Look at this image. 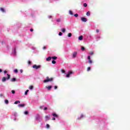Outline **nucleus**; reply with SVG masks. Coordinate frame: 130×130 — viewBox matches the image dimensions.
<instances>
[{"label": "nucleus", "mask_w": 130, "mask_h": 130, "mask_svg": "<svg viewBox=\"0 0 130 130\" xmlns=\"http://www.w3.org/2000/svg\"><path fill=\"white\" fill-rule=\"evenodd\" d=\"M87 72L91 71V67H88L87 69Z\"/></svg>", "instance_id": "obj_25"}, {"label": "nucleus", "mask_w": 130, "mask_h": 130, "mask_svg": "<svg viewBox=\"0 0 130 130\" xmlns=\"http://www.w3.org/2000/svg\"><path fill=\"white\" fill-rule=\"evenodd\" d=\"M16 81V78H13L11 79V82H15Z\"/></svg>", "instance_id": "obj_20"}, {"label": "nucleus", "mask_w": 130, "mask_h": 130, "mask_svg": "<svg viewBox=\"0 0 130 130\" xmlns=\"http://www.w3.org/2000/svg\"><path fill=\"white\" fill-rule=\"evenodd\" d=\"M51 58H52V59H53L54 60H55V59H57V57L53 56V57H51Z\"/></svg>", "instance_id": "obj_12"}, {"label": "nucleus", "mask_w": 130, "mask_h": 130, "mask_svg": "<svg viewBox=\"0 0 130 130\" xmlns=\"http://www.w3.org/2000/svg\"><path fill=\"white\" fill-rule=\"evenodd\" d=\"M0 96H3V95L2 94H0Z\"/></svg>", "instance_id": "obj_54"}, {"label": "nucleus", "mask_w": 130, "mask_h": 130, "mask_svg": "<svg viewBox=\"0 0 130 130\" xmlns=\"http://www.w3.org/2000/svg\"><path fill=\"white\" fill-rule=\"evenodd\" d=\"M68 36V37H72V33H69Z\"/></svg>", "instance_id": "obj_27"}, {"label": "nucleus", "mask_w": 130, "mask_h": 130, "mask_svg": "<svg viewBox=\"0 0 130 130\" xmlns=\"http://www.w3.org/2000/svg\"><path fill=\"white\" fill-rule=\"evenodd\" d=\"M52 81H53V78H49V77H47V79L44 80V83H47V82H52Z\"/></svg>", "instance_id": "obj_2"}, {"label": "nucleus", "mask_w": 130, "mask_h": 130, "mask_svg": "<svg viewBox=\"0 0 130 130\" xmlns=\"http://www.w3.org/2000/svg\"><path fill=\"white\" fill-rule=\"evenodd\" d=\"M101 37L100 36H98L96 37V39H100Z\"/></svg>", "instance_id": "obj_35"}, {"label": "nucleus", "mask_w": 130, "mask_h": 130, "mask_svg": "<svg viewBox=\"0 0 130 130\" xmlns=\"http://www.w3.org/2000/svg\"><path fill=\"white\" fill-rule=\"evenodd\" d=\"M52 63H53V64H55V63H56V61H55V60H53L52 61Z\"/></svg>", "instance_id": "obj_19"}, {"label": "nucleus", "mask_w": 130, "mask_h": 130, "mask_svg": "<svg viewBox=\"0 0 130 130\" xmlns=\"http://www.w3.org/2000/svg\"><path fill=\"white\" fill-rule=\"evenodd\" d=\"M0 10L3 13H6V11L5 10V9L3 8H1Z\"/></svg>", "instance_id": "obj_8"}, {"label": "nucleus", "mask_w": 130, "mask_h": 130, "mask_svg": "<svg viewBox=\"0 0 130 130\" xmlns=\"http://www.w3.org/2000/svg\"><path fill=\"white\" fill-rule=\"evenodd\" d=\"M28 92H29V90H26V91L24 93V95H27Z\"/></svg>", "instance_id": "obj_17"}, {"label": "nucleus", "mask_w": 130, "mask_h": 130, "mask_svg": "<svg viewBox=\"0 0 130 130\" xmlns=\"http://www.w3.org/2000/svg\"><path fill=\"white\" fill-rule=\"evenodd\" d=\"M40 117L39 116H37V117H36V120H38V119H39Z\"/></svg>", "instance_id": "obj_32"}, {"label": "nucleus", "mask_w": 130, "mask_h": 130, "mask_svg": "<svg viewBox=\"0 0 130 130\" xmlns=\"http://www.w3.org/2000/svg\"><path fill=\"white\" fill-rule=\"evenodd\" d=\"M48 18H49V19H51V16H48Z\"/></svg>", "instance_id": "obj_51"}, {"label": "nucleus", "mask_w": 130, "mask_h": 130, "mask_svg": "<svg viewBox=\"0 0 130 130\" xmlns=\"http://www.w3.org/2000/svg\"><path fill=\"white\" fill-rule=\"evenodd\" d=\"M62 32H63V33H64V32H66V28H62L61 29Z\"/></svg>", "instance_id": "obj_26"}, {"label": "nucleus", "mask_w": 130, "mask_h": 130, "mask_svg": "<svg viewBox=\"0 0 130 130\" xmlns=\"http://www.w3.org/2000/svg\"><path fill=\"white\" fill-rule=\"evenodd\" d=\"M91 15V13H90V12H87V13H86V15L87 16H90Z\"/></svg>", "instance_id": "obj_16"}, {"label": "nucleus", "mask_w": 130, "mask_h": 130, "mask_svg": "<svg viewBox=\"0 0 130 130\" xmlns=\"http://www.w3.org/2000/svg\"><path fill=\"white\" fill-rule=\"evenodd\" d=\"M52 115H53V116H54V117H58V115L57 114H56V113H53Z\"/></svg>", "instance_id": "obj_11"}, {"label": "nucleus", "mask_w": 130, "mask_h": 130, "mask_svg": "<svg viewBox=\"0 0 130 130\" xmlns=\"http://www.w3.org/2000/svg\"><path fill=\"white\" fill-rule=\"evenodd\" d=\"M10 78H11V75H10L9 74H7V77H4L2 78V82H6L7 80H10Z\"/></svg>", "instance_id": "obj_1"}, {"label": "nucleus", "mask_w": 130, "mask_h": 130, "mask_svg": "<svg viewBox=\"0 0 130 130\" xmlns=\"http://www.w3.org/2000/svg\"><path fill=\"white\" fill-rule=\"evenodd\" d=\"M54 89L56 90V89H57V86H54Z\"/></svg>", "instance_id": "obj_42"}, {"label": "nucleus", "mask_w": 130, "mask_h": 130, "mask_svg": "<svg viewBox=\"0 0 130 130\" xmlns=\"http://www.w3.org/2000/svg\"><path fill=\"white\" fill-rule=\"evenodd\" d=\"M29 88L30 90H32V89H33V88H34V86L31 85V86H29Z\"/></svg>", "instance_id": "obj_31"}, {"label": "nucleus", "mask_w": 130, "mask_h": 130, "mask_svg": "<svg viewBox=\"0 0 130 130\" xmlns=\"http://www.w3.org/2000/svg\"><path fill=\"white\" fill-rule=\"evenodd\" d=\"M61 72L63 74H64V73H66V71L63 70H62Z\"/></svg>", "instance_id": "obj_40"}, {"label": "nucleus", "mask_w": 130, "mask_h": 130, "mask_svg": "<svg viewBox=\"0 0 130 130\" xmlns=\"http://www.w3.org/2000/svg\"><path fill=\"white\" fill-rule=\"evenodd\" d=\"M18 106L19 107H24V106H25V104H19L18 105Z\"/></svg>", "instance_id": "obj_13"}, {"label": "nucleus", "mask_w": 130, "mask_h": 130, "mask_svg": "<svg viewBox=\"0 0 130 130\" xmlns=\"http://www.w3.org/2000/svg\"><path fill=\"white\" fill-rule=\"evenodd\" d=\"M32 68L35 69V70H38L41 68V65L37 66L36 64H34L32 66Z\"/></svg>", "instance_id": "obj_3"}, {"label": "nucleus", "mask_w": 130, "mask_h": 130, "mask_svg": "<svg viewBox=\"0 0 130 130\" xmlns=\"http://www.w3.org/2000/svg\"><path fill=\"white\" fill-rule=\"evenodd\" d=\"M44 110H47V107H45Z\"/></svg>", "instance_id": "obj_48"}, {"label": "nucleus", "mask_w": 130, "mask_h": 130, "mask_svg": "<svg viewBox=\"0 0 130 130\" xmlns=\"http://www.w3.org/2000/svg\"><path fill=\"white\" fill-rule=\"evenodd\" d=\"M46 127H47V128H49V127H50V126L49 125V124H46Z\"/></svg>", "instance_id": "obj_29"}, {"label": "nucleus", "mask_w": 130, "mask_h": 130, "mask_svg": "<svg viewBox=\"0 0 130 130\" xmlns=\"http://www.w3.org/2000/svg\"><path fill=\"white\" fill-rule=\"evenodd\" d=\"M89 54H90V55H93V54H94V52H93V51L90 52Z\"/></svg>", "instance_id": "obj_30"}, {"label": "nucleus", "mask_w": 130, "mask_h": 130, "mask_svg": "<svg viewBox=\"0 0 130 130\" xmlns=\"http://www.w3.org/2000/svg\"><path fill=\"white\" fill-rule=\"evenodd\" d=\"M49 117H50V115L45 116L46 120H48V119H49Z\"/></svg>", "instance_id": "obj_10"}, {"label": "nucleus", "mask_w": 130, "mask_h": 130, "mask_svg": "<svg viewBox=\"0 0 130 130\" xmlns=\"http://www.w3.org/2000/svg\"><path fill=\"white\" fill-rule=\"evenodd\" d=\"M69 14H70V15H71L72 16H73V15H74V13H73V11H69Z\"/></svg>", "instance_id": "obj_15"}, {"label": "nucleus", "mask_w": 130, "mask_h": 130, "mask_svg": "<svg viewBox=\"0 0 130 130\" xmlns=\"http://www.w3.org/2000/svg\"><path fill=\"white\" fill-rule=\"evenodd\" d=\"M83 6H84V7H85V8H86V7H87V4H86V3H84V4H83Z\"/></svg>", "instance_id": "obj_37"}, {"label": "nucleus", "mask_w": 130, "mask_h": 130, "mask_svg": "<svg viewBox=\"0 0 130 130\" xmlns=\"http://www.w3.org/2000/svg\"><path fill=\"white\" fill-rule=\"evenodd\" d=\"M43 49H46V46H44L43 47Z\"/></svg>", "instance_id": "obj_45"}, {"label": "nucleus", "mask_w": 130, "mask_h": 130, "mask_svg": "<svg viewBox=\"0 0 130 130\" xmlns=\"http://www.w3.org/2000/svg\"><path fill=\"white\" fill-rule=\"evenodd\" d=\"M92 60H88V63H89V64H91V63H92Z\"/></svg>", "instance_id": "obj_24"}, {"label": "nucleus", "mask_w": 130, "mask_h": 130, "mask_svg": "<svg viewBox=\"0 0 130 130\" xmlns=\"http://www.w3.org/2000/svg\"><path fill=\"white\" fill-rule=\"evenodd\" d=\"M58 35H59V36H61V35H62V32H59Z\"/></svg>", "instance_id": "obj_34"}, {"label": "nucleus", "mask_w": 130, "mask_h": 130, "mask_svg": "<svg viewBox=\"0 0 130 130\" xmlns=\"http://www.w3.org/2000/svg\"><path fill=\"white\" fill-rule=\"evenodd\" d=\"M77 52H74V53L73 54V58H75V57H76L77 56Z\"/></svg>", "instance_id": "obj_7"}, {"label": "nucleus", "mask_w": 130, "mask_h": 130, "mask_svg": "<svg viewBox=\"0 0 130 130\" xmlns=\"http://www.w3.org/2000/svg\"><path fill=\"white\" fill-rule=\"evenodd\" d=\"M7 73H8V72L7 71H4V74H7Z\"/></svg>", "instance_id": "obj_49"}, {"label": "nucleus", "mask_w": 130, "mask_h": 130, "mask_svg": "<svg viewBox=\"0 0 130 130\" xmlns=\"http://www.w3.org/2000/svg\"><path fill=\"white\" fill-rule=\"evenodd\" d=\"M52 120H55V118L53 117V118H52Z\"/></svg>", "instance_id": "obj_52"}, {"label": "nucleus", "mask_w": 130, "mask_h": 130, "mask_svg": "<svg viewBox=\"0 0 130 130\" xmlns=\"http://www.w3.org/2000/svg\"><path fill=\"white\" fill-rule=\"evenodd\" d=\"M29 114V112H28L27 111H26L24 112V114H25V115H27V114Z\"/></svg>", "instance_id": "obj_22"}, {"label": "nucleus", "mask_w": 130, "mask_h": 130, "mask_svg": "<svg viewBox=\"0 0 130 130\" xmlns=\"http://www.w3.org/2000/svg\"><path fill=\"white\" fill-rule=\"evenodd\" d=\"M49 60H51V57L49 56L46 58V61H49Z\"/></svg>", "instance_id": "obj_9"}, {"label": "nucleus", "mask_w": 130, "mask_h": 130, "mask_svg": "<svg viewBox=\"0 0 130 130\" xmlns=\"http://www.w3.org/2000/svg\"><path fill=\"white\" fill-rule=\"evenodd\" d=\"M56 22H57L58 23H59V22H60V18H58L56 19Z\"/></svg>", "instance_id": "obj_23"}, {"label": "nucleus", "mask_w": 130, "mask_h": 130, "mask_svg": "<svg viewBox=\"0 0 130 130\" xmlns=\"http://www.w3.org/2000/svg\"><path fill=\"white\" fill-rule=\"evenodd\" d=\"M81 21L82 22H87V18L85 17H81Z\"/></svg>", "instance_id": "obj_6"}, {"label": "nucleus", "mask_w": 130, "mask_h": 130, "mask_svg": "<svg viewBox=\"0 0 130 130\" xmlns=\"http://www.w3.org/2000/svg\"><path fill=\"white\" fill-rule=\"evenodd\" d=\"M96 33H99V29H96Z\"/></svg>", "instance_id": "obj_44"}, {"label": "nucleus", "mask_w": 130, "mask_h": 130, "mask_svg": "<svg viewBox=\"0 0 130 130\" xmlns=\"http://www.w3.org/2000/svg\"><path fill=\"white\" fill-rule=\"evenodd\" d=\"M28 63L29 64H31V61H28Z\"/></svg>", "instance_id": "obj_46"}, {"label": "nucleus", "mask_w": 130, "mask_h": 130, "mask_svg": "<svg viewBox=\"0 0 130 130\" xmlns=\"http://www.w3.org/2000/svg\"><path fill=\"white\" fill-rule=\"evenodd\" d=\"M79 40H83V36H80L79 38Z\"/></svg>", "instance_id": "obj_14"}, {"label": "nucleus", "mask_w": 130, "mask_h": 130, "mask_svg": "<svg viewBox=\"0 0 130 130\" xmlns=\"http://www.w3.org/2000/svg\"><path fill=\"white\" fill-rule=\"evenodd\" d=\"M84 117V115L83 114H81L80 118H83Z\"/></svg>", "instance_id": "obj_41"}, {"label": "nucleus", "mask_w": 130, "mask_h": 130, "mask_svg": "<svg viewBox=\"0 0 130 130\" xmlns=\"http://www.w3.org/2000/svg\"><path fill=\"white\" fill-rule=\"evenodd\" d=\"M30 31H31V32H33V31H34V30L33 29V28H31L30 29Z\"/></svg>", "instance_id": "obj_43"}, {"label": "nucleus", "mask_w": 130, "mask_h": 130, "mask_svg": "<svg viewBox=\"0 0 130 130\" xmlns=\"http://www.w3.org/2000/svg\"><path fill=\"white\" fill-rule=\"evenodd\" d=\"M40 109H42L43 108V106L40 107Z\"/></svg>", "instance_id": "obj_47"}, {"label": "nucleus", "mask_w": 130, "mask_h": 130, "mask_svg": "<svg viewBox=\"0 0 130 130\" xmlns=\"http://www.w3.org/2000/svg\"><path fill=\"white\" fill-rule=\"evenodd\" d=\"M20 101H17L14 103V104H18V103H20Z\"/></svg>", "instance_id": "obj_21"}, {"label": "nucleus", "mask_w": 130, "mask_h": 130, "mask_svg": "<svg viewBox=\"0 0 130 130\" xmlns=\"http://www.w3.org/2000/svg\"><path fill=\"white\" fill-rule=\"evenodd\" d=\"M2 72H3V70L0 69V73H2Z\"/></svg>", "instance_id": "obj_53"}, {"label": "nucleus", "mask_w": 130, "mask_h": 130, "mask_svg": "<svg viewBox=\"0 0 130 130\" xmlns=\"http://www.w3.org/2000/svg\"><path fill=\"white\" fill-rule=\"evenodd\" d=\"M45 88H46V89H47L48 91H50V90H51V88H52V86L50 85L48 86H46Z\"/></svg>", "instance_id": "obj_4"}, {"label": "nucleus", "mask_w": 130, "mask_h": 130, "mask_svg": "<svg viewBox=\"0 0 130 130\" xmlns=\"http://www.w3.org/2000/svg\"><path fill=\"white\" fill-rule=\"evenodd\" d=\"M11 92L12 93V94H15V93H16V92L15 91V90H12Z\"/></svg>", "instance_id": "obj_38"}, {"label": "nucleus", "mask_w": 130, "mask_h": 130, "mask_svg": "<svg viewBox=\"0 0 130 130\" xmlns=\"http://www.w3.org/2000/svg\"><path fill=\"white\" fill-rule=\"evenodd\" d=\"M5 103H6V104H9V101L8 100H5Z\"/></svg>", "instance_id": "obj_18"}, {"label": "nucleus", "mask_w": 130, "mask_h": 130, "mask_svg": "<svg viewBox=\"0 0 130 130\" xmlns=\"http://www.w3.org/2000/svg\"><path fill=\"white\" fill-rule=\"evenodd\" d=\"M20 73H23V70H20Z\"/></svg>", "instance_id": "obj_50"}, {"label": "nucleus", "mask_w": 130, "mask_h": 130, "mask_svg": "<svg viewBox=\"0 0 130 130\" xmlns=\"http://www.w3.org/2000/svg\"><path fill=\"white\" fill-rule=\"evenodd\" d=\"M14 72L15 73V74H17L18 73V69L14 70Z\"/></svg>", "instance_id": "obj_28"}, {"label": "nucleus", "mask_w": 130, "mask_h": 130, "mask_svg": "<svg viewBox=\"0 0 130 130\" xmlns=\"http://www.w3.org/2000/svg\"><path fill=\"white\" fill-rule=\"evenodd\" d=\"M87 58H88V60H91V56H88Z\"/></svg>", "instance_id": "obj_36"}, {"label": "nucleus", "mask_w": 130, "mask_h": 130, "mask_svg": "<svg viewBox=\"0 0 130 130\" xmlns=\"http://www.w3.org/2000/svg\"><path fill=\"white\" fill-rule=\"evenodd\" d=\"M74 17H79V14H75L74 15Z\"/></svg>", "instance_id": "obj_33"}, {"label": "nucleus", "mask_w": 130, "mask_h": 130, "mask_svg": "<svg viewBox=\"0 0 130 130\" xmlns=\"http://www.w3.org/2000/svg\"><path fill=\"white\" fill-rule=\"evenodd\" d=\"M81 50H83V51L85 50V47H81Z\"/></svg>", "instance_id": "obj_39"}, {"label": "nucleus", "mask_w": 130, "mask_h": 130, "mask_svg": "<svg viewBox=\"0 0 130 130\" xmlns=\"http://www.w3.org/2000/svg\"><path fill=\"white\" fill-rule=\"evenodd\" d=\"M72 74H73V72H72V71L69 72H68V74H67L66 77H67V78H70V75H72Z\"/></svg>", "instance_id": "obj_5"}]
</instances>
